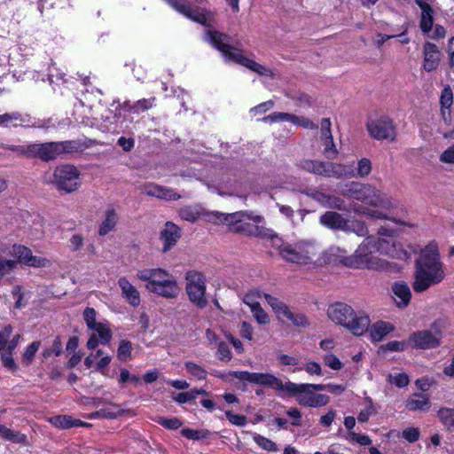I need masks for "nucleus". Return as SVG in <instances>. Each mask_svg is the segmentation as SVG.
Returning a JSON list of instances; mask_svg holds the SVG:
<instances>
[{"label":"nucleus","mask_w":454,"mask_h":454,"mask_svg":"<svg viewBox=\"0 0 454 454\" xmlns=\"http://www.w3.org/2000/svg\"><path fill=\"white\" fill-rule=\"evenodd\" d=\"M0 435L9 441L14 442H23L26 441V436L19 432H14L10 428L0 424Z\"/></svg>","instance_id":"obj_44"},{"label":"nucleus","mask_w":454,"mask_h":454,"mask_svg":"<svg viewBox=\"0 0 454 454\" xmlns=\"http://www.w3.org/2000/svg\"><path fill=\"white\" fill-rule=\"evenodd\" d=\"M136 278L144 283L145 290L157 296L175 299L180 293L176 278L162 268H143L137 271Z\"/></svg>","instance_id":"obj_5"},{"label":"nucleus","mask_w":454,"mask_h":454,"mask_svg":"<svg viewBox=\"0 0 454 454\" xmlns=\"http://www.w3.org/2000/svg\"><path fill=\"white\" fill-rule=\"evenodd\" d=\"M164 1L186 18L203 26H211L215 22V12L207 7L208 0H192V4L185 0Z\"/></svg>","instance_id":"obj_11"},{"label":"nucleus","mask_w":454,"mask_h":454,"mask_svg":"<svg viewBox=\"0 0 454 454\" xmlns=\"http://www.w3.org/2000/svg\"><path fill=\"white\" fill-rule=\"evenodd\" d=\"M323 360L325 364L333 371H340L343 367V364L334 354L325 355Z\"/></svg>","instance_id":"obj_50"},{"label":"nucleus","mask_w":454,"mask_h":454,"mask_svg":"<svg viewBox=\"0 0 454 454\" xmlns=\"http://www.w3.org/2000/svg\"><path fill=\"white\" fill-rule=\"evenodd\" d=\"M50 423L56 427L59 428H69L82 425L78 420L73 419L70 416H56L49 419Z\"/></svg>","instance_id":"obj_38"},{"label":"nucleus","mask_w":454,"mask_h":454,"mask_svg":"<svg viewBox=\"0 0 454 454\" xmlns=\"http://www.w3.org/2000/svg\"><path fill=\"white\" fill-rule=\"evenodd\" d=\"M185 291L189 301L198 308H204L207 304L206 297V278L197 271H189L185 276Z\"/></svg>","instance_id":"obj_16"},{"label":"nucleus","mask_w":454,"mask_h":454,"mask_svg":"<svg viewBox=\"0 0 454 454\" xmlns=\"http://www.w3.org/2000/svg\"><path fill=\"white\" fill-rule=\"evenodd\" d=\"M269 236L273 246L278 249L281 257L286 261L301 266L313 264L316 249L312 245L306 242L284 243L276 234L270 233Z\"/></svg>","instance_id":"obj_10"},{"label":"nucleus","mask_w":454,"mask_h":454,"mask_svg":"<svg viewBox=\"0 0 454 454\" xmlns=\"http://www.w3.org/2000/svg\"><path fill=\"white\" fill-rule=\"evenodd\" d=\"M143 192L148 196L163 199L166 200H177L180 198L173 190L164 188L158 184H147L143 187Z\"/></svg>","instance_id":"obj_30"},{"label":"nucleus","mask_w":454,"mask_h":454,"mask_svg":"<svg viewBox=\"0 0 454 454\" xmlns=\"http://www.w3.org/2000/svg\"><path fill=\"white\" fill-rule=\"evenodd\" d=\"M230 376L243 381H248L253 384L269 387L279 392V395H285V387L286 381L283 382L278 378L270 373L249 372L246 371L232 372Z\"/></svg>","instance_id":"obj_17"},{"label":"nucleus","mask_w":454,"mask_h":454,"mask_svg":"<svg viewBox=\"0 0 454 454\" xmlns=\"http://www.w3.org/2000/svg\"><path fill=\"white\" fill-rule=\"evenodd\" d=\"M403 437L409 442H414L419 437V430L416 427H408L403 431Z\"/></svg>","instance_id":"obj_59"},{"label":"nucleus","mask_w":454,"mask_h":454,"mask_svg":"<svg viewBox=\"0 0 454 454\" xmlns=\"http://www.w3.org/2000/svg\"><path fill=\"white\" fill-rule=\"evenodd\" d=\"M404 341L392 340L380 347L382 351L401 352L406 348Z\"/></svg>","instance_id":"obj_53"},{"label":"nucleus","mask_w":454,"mask_h":454,"mask_svg":"<svg viewBox=\"0 0 454 454\" xmlns=\"http://www.w3.org/2000/svg\"><path fill=\"white\" fill-rule=\"evenodd\" d=\"M288 122L308 129H317V125L311 120L301 115L290 114Z\"/></svg>","instance_id":"obj_42"},{"label":"nucleus","mask_w":454,"mask_h":454,"mask_svg":"<svg viewBox=\"0 0 454 454\" xmlns=\"http://www.w3.org/2000/svg\"><path fill=\"white\" fill-rule=\"evenodd\" d=\"M441 422L449 429H454V409L442 408L438 411Z\"/></svg>","instance_id":"obj_43"},{"label":"nucleus","mask_w":454,"mask_h":454,"mask_svg":"<svg viewBox=\"0 0 454 454\" xmlns=\"http://www.w3.org/2000/svg\"><path fill=\"white\" fill-rule=\"evenodd\" d=\"M1 358H2L3 364L6 368H8L10 370H15L17 368L14 359L12 358V352L2 351Z\"/></svg>","instance_id":"obj_61"},{"label":"nucleus","mask_w":454,"mask_h":454,"mask_svg":"<svg viewBox=\"0 0 454 454\" xmlns=\"http://www.w3.org/2000/svg\"><path fill=\"white\" fill-rule=\"evenodd\" d=\"M288 113L274 112L262 119L263 122L277 123V122H288Z\"/></svg>","instance_id":"obj_49"},{"label":"nucleus","mask_w":454,"mask_h":454,"mask_svg":"<svg viewBox=\"0 0 454 454\" xmlns=\"http://www.w3.org/2000/svg\"><path fill=\"white\" fill-rule=\"evenodd\" d=\"M218 350H217V357L221 360L229 361L231 358V353L226 344L223 342H219Z\"/></svg>","instance_id":"obj_63"},{"label":"nucleus","mask_w":454,"mask_h":454,"mask_svg":"<svg viewBox=\"0 0 454 454\" xmlns=\"http://www.w3.org/2000/svg\"><path fill=\"white\" fill-rule=\"evenodd\" d=\"M453 103V92L450 86H446L441 92V114L444 121L450 118V108Z\"/></svg>","instance_id":"obj_34"},{"label":"nucleus","mask_w":454,"mask_h":454,"mask_svg":"<svg viewBox=\"0 0 454 454\" xmlns=\"http://www.w3.org/2000/svg\"><path fill=\"white\" fill-rule=\"evenodd\" d=\"M157 422L168 429H177L182 426L181 420L176 418H159Z\"/></svg>","instance_id":"obj_57"},{"label":"nucleus","mask_w":454,"mask_h":454,"mask_svg":"<svg viewBox=\"0 0 454 454\" xmlns=\"http://www.w3.org/2000/svg\"><path fill=\"white\" fill-rule=\"evenodd\" d=\"M185 368L189 373L199 380L205 379L206 377V372L204 369L192 362L185 363Z\"/></svg>","instance_id":"obj_52"},{"label":"nucleus","mask_w":454,"mask_h":454,"mask_svg":"<svg viewBox=\"0 0 454 454\" xmlns=\"http://www.w3.org/2000/svg\"><path fill=\"white\" fill-rule=\"evenodd\" d=\"M253 439L262 449L267 451H277L278 449L274 442L257 434H253Z\"/></svg>","instance_id":"obj_47"},{"label":"nucleus","mask_w":454,"mask_h":454,"mask_svg":"<svg viewBox=\"0 0 454 454\" xmlns=\"http://www.w3.org/2000/svg\"><path fill=\"white\" fill-rule=\"evenodd\" d=\"M444 327L445 322L443 320H436L431 325L429 330H421L411 333L409 337V342L417 348H435L441 345Z\"/></svg>","instance_id":"obj_14"},{"label":"nucleus","mask_w":454,"mask_h":454,"mask_svg":"<svg viewBox=\"0 0 454 454\" xmlns=\"http://www.w3.org/2000/svg\"><path fill=\"white\" fill-rule=\"evenodd\" d=\"M337 164L325 163L319 160H303L300 162V168L317 175L325 176L337 177L336 167Z\"/></svg>","instance_id":"obj_23"},{"label":"nucleus","mask_w":454,"mask_h":454,"mask_svg":"<svg viewBox=\"0 0 454 454\" xmlns=\"http://www.w3.org/2000/svg\"><path fill=\"white\" fill-rule=\"evenodd\" d=\"M83 320L91 334L87 341L89 349H95L99 343H108L112 338V331L106 320L99 319L93 308L87 307L82 313Z\"/></svg>","instance_id":"obj_12"},{"label":"nucleus","mask_w":454,"mask_h":454,"mask_svg":"<svg viewBox=\"0 0 454 454\" xmlns=\"http://www.w3.org/2000/svg\"><path fill=\"white\" fill-rule=\"evenodd\" d=\"M20 121V115L18 114H4L0 115V125L8 126L13 123L17 125V121Z\"/></svg>","instance_id":"obj_60"},{"label":"nucleus","mask_w":454,"mask_h":454,"mask_svg":"<svg viewBox=\"0 0 454 454\" xmlns=\"http://www.w3.org/2000/svg\"><path fill=\"white\" fill-rule=\"evenodd\" d=\"M225 416H226L227 419L232 425H235V426H238V427H244V426H246V424L247 422V418L245 416L239 415V414H234L231 411H225Z\"/></svg>","instance_id":"obj_55"},{"label":"nucleus","mask_w":454,"mask_h":454,"mask_svg":"<svg viewBox=\"0 0 454 454\" xmlns=\"http://www.w3.org/2000/svg\"><path fill=\"white\" fill-rule=\"evenodd\" d=\"M388 382L401 388L406 387L409 384L410 380L406 373H391L388 375Z\"/></svg>","instance_id":"obj_48"},{"label":"nucleus","mask_w":454,"mask_h":454,"mask_svg":"<svg viewBox=\"0 0 454 454\" xmlns=\"http://www.w3.org/2000/svg\"><path fill=\"white\" fill-rule=\"evenodd\" d=\"M273 106H274V102L272 100H269V101L263 102V103L253 107L250 110V114L253 116L262 115V114H265L266 112L270 111V109H272Z\"/></svg>","instance_id":"obj_54"},{"label":"nucleus","mask_w":454,"mask_h":454,"mask_svg":"<svg viewBox=\"0 0 454 454\" xmlns=\"http://www.w3.org/2000/svg\"><path fill=\"white\" fill-rule=\"evenodd\" d=\"M393 324L386 321H378L372 325L368 326L367 332H369L372 341H380L385 336L395 331Z\"/></svg>","instance_id":"obj_29"},{"label":"nucleus","mask_w":454,"mask_h":454,"mask_svg":"<svg viewBox=\"0 0 454 454\" xmlns=\"http://www.w3.org/2000/svg\"><path fill=\"white\" fill-rule=\"evenodd\" d=\"M420 9L419 27L422 32L428 35L434 24V10L427 0H415Z\"/></svg>","instance_id":"obj_26"},{"label":"nucleus","mask_w":454,"mask_h":454,"mask_svg":"<svg viewBox=\"0 0 454 454\" xmlns=\"http://www.w3.org/2000/svg\"><path fill=\"white\" fill-rule=\"evenodd\" d=\"M210 213L211 212L205 213L202 207L200 206H189L182 208L179 212V215L184 220L193 222L204 215L208 221V214Z\"/></svg>","instance_id":"obj_35"},{"label":"nucleus","mask_w":454,"mask_h":454,"mask_svg":"<svg viewBox=\"0 0 454 454\" xmlns=\"http://www.w3.org/2000/svg\"><path fill=\"white\" fill-rule=\"evenodd\" d=\"M154 98H144L138 100L135 106L134 110L136 113H139L140 111H145L151 108L153 106Z\"/></svg>","instance_id":"obj_62"},{"label":"nucleus","mask_w":454,"mask_h":454,"mask_svg":"<svg viewBox=\"0 0 454 454\" xmlns=\"http://www.w3.org/2000/svg\"><path fill=\"white\" fill-rule=\"evenodd\" d=\"M391 290L395 305L400 309L406 308L411 298L409 286L404 282L398 281L393 284Z\"/></svg>","instance_id":"obj_25"},{"label":"nucleus","mask_w":454,"mask_h":454,"mask_svg":"<svg viewBox=\"0 0 454 454\" xmlns=\"http://www.w3.org/2000/svg\"><path fill=\"white\" fill-rule=\"evenodd\" d=\"M12 295L14 299H16L15 307L18 309L26 306L27 300L30 297L29 293L27 291L21 290L20 286H15L12 289Z\"/></svg>","instance_id":"obj_46"},{"label":"nucleus","mask_w":454,"mask_h":454,"mask_svg":"<svg viewBox=\"0 0 454 454\" xmlns=\"http://www.w3.org/2000/svg\"><path fill=\"white\" fill-rule=\"evenodd\" d=\"M320 134V139L324 145V154L330 159L335 158L338 151L333 143L330 119L325 118L321 121Z\"/></svg>","instance_id":"obj_22"},{"label":"nucleus","mask_w":454,"mask_h":454,"mask_svg":"<svg viewBox=\"0 0 454 454\" xmlns=\"http://www.w3.org/2000/svg\"><path fill=\"white\" fill-rule=\"evenodd\" d=\"M444 278L445 271L439 258L438 247L435 243H430L422 250L416 262L413 290L416 293L424 292L441 283Z\"/></svg>","instance_id":"obj_4"},{"label":"nucleus","mask_w":454,"mask_h":454,"mask_svg":"<svg viewBox=\"0 0 454 454\" xmlns=\"http://www.w3.org/2000/svg\"><path fill=\"white\" fill-rule=\"evenodd\" d=\"M366 126L370 136L375 139L393 140L395 137V126L387 116L372 118Z\"/></svg>","instance_id":"obj_18"},{"label":"nucleus","mask_w":454,"mask_h":454,"mask_svg":"<svg viewBox=\"0 0 454 454\" xmlns=\"http://www.w3.org/2000/svg\"><path fill=\"white\" fill-rule=\"evenodd\" d=\"M337 177L364 178L372 172V162L367 158L358 160L356 167L338 164L335 167Z\"/></svg>","instance_id":"obj_20"},{"label":"nucleus","mask_w":454,"mask_h":454,"mask_svg":"<svg viewBox=\"0 0 454 454\" xmlns=\"http://www.w3.org/2000/svg\"><path fill=\"white\" fill-rule=\"evenodd\" d=\"M405 407L411 411H426L429 407L428 397L426 395L414 394L406 400Z\"/></svg>","instance_id":"obj_32"},{"label":"nucleus","mask_w":454,"mask_h":454,"mask_svg":"<svg viewBox=\"0 0 454 454\" xmlns=\"http://www.w3.org/2000/svg\"><path fill=\"white\" fill-rule=\"evenodd\" d=\"M262 297L265 299L279 321L296 326H305L309 324L307 317L303 314L293 311L284 301L269 294L263 293L260 289L254 288L249 290L244 295L243 301L247 306H251L253 303H259L258 299Z\"/></svg>","instance_id":"obj_7"},{"label":"nucleus","mask_w":454,"mask_h":454,"mask_svg":"<svg viewBox=\"0 0 454 454\" xmlns=\"http://www.w3.org/2000/svg\"><path fill=\"white\" fill-rule=\"evenodd\" d=\"M208 221L213 223L225 222L232 231L246 232L249 235H258L261 234L259 225L262 223L263 218L259 215L245 211L230 215L212 212L208 214Z\"/></svg>","instance_id":"obj_8"},{"label":"nucleus","mask_w":454,"mask_h":454,"mask_svg":"<svg viewBox=\"0 0 454 454\" xmlns=\"http://www.w3.org/2000/svg\"><path fill=\"white\" fill-rule=\"evenodd\" d=\"M117 223V214L114 209L108 208L105 212L104 219L99 226L98 233L100 236H106L112 231Z\"/></svg>","instance_id":"obj_33"},{"label":"nucleus","mask_w":454,"mask_h":454,"mask_svg":"<svg viewBox=\"0 0 454 454\" xmlns=\"http://www.w3.org/2000/svg\"><path fill=\"white\" fill-rule=\"evenodd\" d=\"M112 360L111 356L106 354L102 349L90 353L85 359L84 364L88 368H95L96 371L102 372L108 366Z\"/></svg>","instance_id":"obj_28"},{"label":"nucleus","mask_w":454,"mask_h":454,"mask_svg":"<svg viewBox=\"0 0 454 454\" xmlns=\"http://www.w3.org/2000/svg\"><path fill=\"white\" fill-rule=\"evenodd\" d=\"M320 223L327 228L344 231L347 220L336 212H326L320 217Z\"/></svg>","instance_id":"obj_31"},{"label":"nucleus","mask_w":454,"mask_h":454,"mask_svg":"<svg viewBox=\"0 0 454 454\" xmlns=\"http://www.w3.org/2000/svg\"><path fill=\"white\" fill-rule=\"evenodd\" d=\"M326 314L333 323L344 327L356 336L364 335L371 323L366 312L356 311L350 305L344 302L331 304Z\"/></svg>","instance_id":"obj_6"},{"label":"nucleus","mask_w":454,"mask_h":454,"mask_svg":"<svg viewBox=\"0 0 454 454\" xmlns=\"http://www.w3.org/2000/svg\"><path fill=\"white\" fill-rule=\"evenodd\" d=\"M325 389V384H296L286 381L284 396H294L296 398V401L303 406L312 408L321 407L326 405L330 401L328 395L317 393V391Z\"/></svg>","instance_id":"obj_9"},{"label":"nucleus","mask_w":454,"mask_h":454,"mask_svg":"<svg viewBox=\"0 0 454 454\" xmlns=\"http://www.w3.org/2000/svg\"><path fill=\"white\" fill-rule=\"evenodd\" d=\"M80 172L72 165H62L56 168L49 181L67 192L76 191L80 185Z\"/></svg>","instance_id":"obj_15"},{"label":"nucleus","mask_w":454,"mask_h":454,"mask_svg":"<svg viewBox=\"0 0 454 454\" xmlns=\"http://www.w3.org/2000/svg\"><path fill=\"white\" fill-rule=\"evenodd\" d=\"M122 299L131 307L137 308L141 304V294L138 288L126 277H121L117 281Z\"/></svg>","instance_id":"obj_21"},{"label":"nucleus","mask_w":454,"mask_h":454,"mask_svg":"<svg viewBox=\"0 0 454 454\" xmlns=\"http://www.w3.org/2000/svg\"><path fill=\"white\" fill-rule=\"evenodd\" d=\"M344 231L354 232L360 237H365L369 233V230L365 223L357 219L347 220Z\"/></svg>","instance_id":"obj_37"},{"label":"nucleus","mask_w":454,"mask_h":454,"mask_svg":"<svg viewBox=\"0 0 454 454\" xmlns=\"http://www.w3.org/2000/svg\"><path fill=\"white\" fill-rule=\"evenodd\" d=\"M343 194L350 199L361 201L347 207L336 198L325 197L317 192L313 195L317 201L340 210L353 211L372 219H387L388 211L395 207V200L388 194L368 184L352 182L343 190Z\"/></svg>","instance_id":"obj_2"},{"label":"nucleus","mask_w":454,"mask_h":454,"mask_svg":"<svg viewBox=\"0 0 454 454\" xmlns=\"http://www.w3.org/2000/svg\"><path fill=\"white\" fill-rule=\"evenodd\" d=\"M440 160L444 163L454 164V146L445 150L441 154Z\"/></svg>","instance_id":"obj_64"},{"label":"nucleus","mask_w":454,"mask_h":454,"mask_svg":"<svg viewBox=\"0 0 454 454\" xmlns=\"http://www.w3.org/2000/svg\"><path fill=\"white\" fill-rule=\"evenodd\" d=\"M12 328L4 326L0 330V350L8 351L9 339L11 338Z\"/></svg>","instance_id":"obj_51"},{"label":"nucleus","mask_w":454,"mask_h":454,"mask_svg":"<svg viewBox=\"0 0 454 454\" xmlns=\"http://www.w3.org/2000/svg\"><path fill=\"white\" fill-rule=\"evenodd\" d=\"M253 314L254 318L259 325H269L270 317L268 313L262 309L260 303H253L248 306Z\"/></svg>","instance_id":"obj_40"},{"label":"nucleus","mask_w":454,"mask_h":454,"mask_svg":"<svg viewBox=\"0 0 454 454\" xmlns=\"http://www.w3.org/2000/svg\"><path fill=\"white\" fill-rule=\"evenodd\" d=\"M376 253L402 261L410 257L408 251L394 238L392 231L380 228L377 236L364 239L352 255L341 261L344 265L354 269L389 270L392 263L375 255Z\"/></svg>","instance_id":"obj_1"},{"label":"nucleus","mask_w":454,"mask_h":454,"mask_svg":"<svg viewBox=\"0 0 454 454\" xmlns=\"http://www.w3.org/2000/svg\"><path fill=\"white\" fill-rule=\"evenodd\" d=\"M15 267V260L0 259V278L10 273Z\"/></svg>","instance_id":"obj_58"},{"label":"nucleus","mask_w":454,"mask_h":454,"mask_svg":"<svg viewBox=\"0 0 454 454\" xmlns=\"http://www.w3.org/2000/svg\"><path fill=\"white\" fill-rule=\"evenodd\" d=\"M441 61V53L438 47L430 42H427L423 46V63L422 68L427 73L435 70Z\"/></svg>","instance_id":"obj_24"},{"label":"nucleus","mask_w":454,"mask_h":454,"mask_svg":"<svg viewBox=\"0 0 454 454\" xmlns=\"http://www.w3.org/2000/svg\"><path fill=\"white\" fill-rule=\"evenodd\" d=\"M205 41L222 53L225 62L236 63L248 68L258 74L263 82L278 77V73L275 69L246 57L240 50L232 47L230 36L225 34L209 29L205 35Z\"/></svg>","instance_id":"obj_3"},{"label":"nucleus","mask_w":454,"mask_h":454,"mask_svg":"<svg viewBox=\"0 0 454 454\" xmlns=\"http://www.w3.org/2000/svg\"><path fill=\"white\" fill-rule=\"evenodd\" d=\"M207 395V393L206 390L194 388L188 392L174 394L172 395V398L178 403H185L187 402H190V401L197 398V396H199V395Z\"/></svg>","instance_id":"obj_39"},{"label":"nucleus","mask_w":454,"mask_h":454,"mask_svg":"<svg viewBox=\"0 0 454 454\" xmlns=\"http://www.w3.org/2000/svg\"><path fill=\"white\" fill-rule=\"evenodd\" d=\"M40 346H41L40 341H34L26 348V349L24 350V352L22 354V357H21V363L24 365L27 366V365L31 364Z\"/></svg>","instance_id":"obj_41"},{"label":"nucleus","mask_w":454,"mask_h":454,"mask_svg":"<svg viewBox=\"0 0 454 454\" xmlns=\"http://www.w3.org/2000/svg\"><path fill=\"white\" fill-rule=\"evenodd\" d=\"M70 142H51L44 144H30L18 147V151L28 157H38L43 160H51L57 156L69 152Z\"/></svg>","instance_id":"obj_13"},{"label":"nucleus","mask_w":454,"mask_h":454,"mask_svg":"<svg viewBox=\"0 0 454 454\" xmlns=\"http://www.w3.org/2000/svg\"><path fill=\"white\" fill-rule=\"evenodd\" d=\"M304 370L307 373H309L311 376H322L323 375V370L317 362L309 361L307 362L304 365Z\"/></svg>","instance_id":"obj_56"},{"label":"nucleus","mask_w":454,"mask_h":454,"mask_svg":"<svg viewBox=\"0 0 454 454\" xmlns=\"http://www.w3.org/2000/svg\"><path fill=\"white\" fill-rule=\"evenodd\" d=\"M205 183L209 190H211L212 192H215L221 195L226 193V192L223 191V188L232 186V181L228 176L211 178L209 180H205Z\"/></svg>","instance_id":"obj_36"},{"label":"nucleus","mask_w":454,"mask_h":454,"mask_svg":"<svg viewBox=\"0 0 454 454\" xmlns=\"http://www.w3.org/2000/svg\"><path fill=\"white\" fill-rule=\"evenodd\" d=\"M179 238V228L171 222L166 223L160 236V239L163 243V250L168 251L173 247Z\"/></svg>","instance_id":"obj_27"},{"label":"nucleus","mask_w":454,"mask_h":454,"mask_svg":"<svg viewBox=\"0 0 454 454\" xmlns=\"http://www.w3.org/2000/svg\"><path fill=\"white\" fill-rule=\"evenodd\" d=\"M132 345L128 340H121L117 350V357L121 361H128L131 359Z\"/></svg>","instance_id":"obj_45"},{"label":"nucleus","mask_w":454,"mask_h":454,"mask_svg":"<svg viewBox=\"0 0 454 454\" xmlns=\"http://www.w3.org/2000/svg\"><path fill=\"white\" fill-rule=\"evenodd\" d=\"M10 254L17 259L15 261L16 264L19 262L20 264L35 268H45L49 267L51 264L47 258L34 255L28 247L22 245H13Z\"/></svg>","instance_id":"obj_19"}]
</instances>
